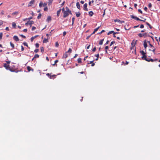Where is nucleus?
Masks as SVG:
<instances>
[{
    "label": "nucleus",
    "instance_id": "nucleus-1",
    "mask_svg": "<svg viewBox=\"0 0 160 160\" xmlns=\"http://www.w3.org/2000/svg\"><path fill=\"white\" fill-rule=\"evenodd\" d=\"M66 11H64L63 12V17L64 18H66L67 17L69 14H72V13L71 11L67 8H66Z\"/></svg>",
    "mask_w": 160,
    "mask_h": 160
},
{
    "label": "nucleus",
    "instance_id": "nucleus-2",
    "mask_svg": "<svg viewBox=\"0 0 160 160\" xmlns=\"http://www.w3.org/2000/svg\"><path fill=\"white\" fill-rule=\"evenodd\" d=\"M143 59L148 62L150 61L154 62L158 60V59L157 58L153 59L150 58V57H147V56H146V58H144Z\"/></svg>",
    "mask_w": 160,
    "mask_h": 160
},
{
    "label": "nucleus",
    "instance_id": "nucleus-3",
    "mask_svg": "<svg viewBox=\"0 0 160 160\" xmlns=\"http://www.w3.org/2000/svg\"><path fill=\"white\" fill-rule=\"evenodd\" d=\"M140 53L142 55V59H143L144 58H146V53H145L144 51H141Z\"/></svg>",
    "mask_w": 160,
    "mask_h": 160
},
{
    "label": "nucleus",
    "instance_id": "nucleus-4",
    "mask_svg": "<svg viewBox=\"0 0 160 160\" xmlns=\"http://www.w3.org/2000/svg\"><path fill=\"white\" fill-rule=\"evenodd\" d=\"M131 17L138 21H142L141 19H140L138 18L133 15H131Z\"/></svg>",
    "mask_w": 160,
    "mask_h": 160
},
{
    "label": "nucleus",
    "instance_id": "nucleus-5",
    "mask_svg": "<svg viewBox=\"0 0 160 160\" xmlns=\"http://www.w3.org/2000/svg\"><path fill=\"white\" fill-rule=\"evenodd\" d=\"M35 2V0H32L28 4V6H31L32 5L34 4Z\"/></svg>",
    "mask_w": 160,
    "mask_h": 160
},
{
    "label": "nucleus",
    "instance_id": "nucleus-6",
    "mask_svg": "<svg viewBox=\"0 0 160 160\" xmlns=\"http://www.w3.org/2000/svg\"><path fill=\"white\" fill-rule=\"evenodd\" d=\"M136 42H137V41H134V40H133L132 41L131 43L132 47L131 48V49H132V48H133L134 47L135 45L136 44Z\"/></svg>",
    "mask_w": 160,
    "mask_h": 160
},
{
    "label": "nucleus",
    "instance_id": "nucleus-7",
    "mask_svg": "<svg viewBox=\"0 0 160 160\" xmlns=\"http://www.w3.org/2000/svg\"><path fill=\"white\" fill-rule=\"evenodd\" d=\"M88 4L87 3H85L83 5V9L85 11H88V9L87 8Z\"/></svg>",
    "mask_w": 160,
    "mask_h": 160
},
{
    "label": "nucleus",
    "instance_id": "nucleus-8",
    "mask_svg": "<svg viewBox=\"0 0 160 160\" xmlns=\"http://www.w3.org/2000/svg\"><path fill=\"white\" fill-rule=\"evenodd\" d=\"M3 66L7 69H8L9 68H10L9 65H8L6 63H4Z\"/></svg>",
    "mask_w": 160,
    "mask_h": 160
},
{
    "label": "nucleus",
    "instance_id": "nucleus-9",
    "mask_svg": "<svg viewBox=\"0 0 160 160\" xmlns=\"http://www.w3.org/2000/svg\"><path fill=\"white\" fill-rule=\"evenodd\" d=\"M49 39V38L48 37L47 38H44L43 41V43H46L48 42V39Z\"/></svg>",
    "mask_w": 160,
    "mask_h": 160
},
{
    "label": "nucleus",
    "instance_id": "nucleus-10",
    "mask_svg": "<svg viewBox=\"0 0 160 160\" xmlns=\"http://www.w3.org/2000/svg\"><path fill=\"white\" fill-rule=\"evenodd\" d=\"M38 36V35H36L32 37L30 39L31 41V42H32L35 38H36Z\"/></svg>",
    "mask_w": 160,
    "mask_h": 160
},
{
    "label": "nucleus",
    "instance_id": "nucleus-11",
    "mask_svg": "<svg viewBox=\"0 0 160 160\" xmlns=\"http://www.w3.org/2000/svg\"><path fill=\"white\" fill-rule=\"evenodd\" d=\"M143 45L145 48H146L148 46L146 41V40H144L143 42Z\"/></svg>",
    "mask_w": 160,
    "mask_h": 160
},
{
    "label": "nucleus",
    "instance_id": "nucleus-12",
    "mask_svg": "<svg viewBox=\"0 0 160 160\" xmlns=\"http://www.w3.org/2000/svg\"><path fill=\"white\" fill-rule=\"evenodd\" d=\"M13 39L14 40L16 41H18L19 40L17 36H14L13 37Z\"/></svg>",
    "mask_w": 160,
    "mask_h": 160
},
{
    "label": "nucleus",
    "instance_id": "nucleus-13",
    "mask_svg": "<svg viewBox=\"0 0 160 160\" xmlns=\"http://www.w3.org/2000/svg\"><path fill=\"white\" fill-rule=\"evenodd\" d=\"M68 56V55L67 54V52H66L64 53L62 56V58H66Z\"/></svg>",
    "mask_w": 160,
    "mask_h": 160
},
{
    "label": "nucleus",
    "instance_id": "nucleus-14",
    "mask_svg": "<svg viewBox=\"0 0 160 160\" xmlns=\"http://www.w3.org/2000/svg\"><path fill=\"white\" fill-rule=\"evenodd\" d=\"M8 70H9L10 71L12 72H18V71L16 72L15 70L13 68V67H10V68H9Z\"/></svg>",
    "mask_w": 160,
    "mask_h": 160
},
{
    "label": "nucleus",
    "instance_id": "nucleus-15",
    "mask_svg": "<svg viewBox=\"0 0 160 160\" xmlns=\"http://www.w3.org/2000/svg\"><path fill=\"white\" fill-rule=\"evenodd\" d=\"M52 20L51 17L50 16H49L48 17L47 19V21L49 22H50Z\"/></svg>",
    "mask_w": 160,
    "mask_h": 160
},
{
    "label": "nucleus",
    "instance_id": "nucleus-16",
    "mask_svg": "<svg viewBox=\"0 0 160 160\" xmlns=\"http://www.w3.org/2000/svg\"><path fill=\"white\" fill-rule=\"evenodd\" d=\"M27 70H28V72H30L31 70L32 71H33L34 70L33 69H31V68L29 66H28L27 67Z\"/></svg>",
    "mask_w": 160,
    "mask_h": 160
},
{
    "label": "nucleus",
    "instance_id": "nucleus-17",
    "mask_svg": "<svg viewBox=\"0 0 160 160\" xmlns=\"http://www.w3.org/2000/svg\"><path fill=\"white\" fill-rule=\"evenodd\" d=\"M61 10V9H60L57 11V16L58 17L59 16Z\"/></svg>",
    "mask_w": 160,
    "mask_h": 160
},
{
    "label": "nucleus",
    "instance_id": "nucleus-18",
    "mask_svg": "<svg viewBox=\"0 0 160 160\" xmlns=\"http://www.w3.org/2000/svg\"><path fill=\"white\" fill-rule=\"evenodd\" d=\"M76 6L77 7V8L79 9H80V6L79 4V3L78 2H77L76 3Z\"/></svg>",
    "mask_w": 160,
    "mask_h": 160
},
{
    "label": "nucleus",
    "instance_id": "nucleus-19",
    "mask_svg": "<svg viewBox=\"0 0 160 160\" xmlns=\"http://www.w3.org/2000/svg\"><path fill=\"white\" fill-rule=\"evenodd\" d=\"M56 75H51L50 76V77H49V78H50V79H52V78H56Z\"/></svg>",
    "mask_w": 160,
    "mask_h": 160
},
{
    "label": "nucleus",
    "instance_id": "nucleus-20",
    "mask_svg": "<svg viewBox=\"0 0 160 160\" xmlns=\"http://www.w3.org/2000/svg\"><path fill=\"white\" fill-rule=\"evenodd\" d=\"M34 23V22L32 21H29V24L31 26L32 24Z\"/></svg>",
    "mask_w": 160,
    "mask_h": 160
},
{
    "label": "nucleus",
    "instance_id": "nucleus-21",
    "mask_svg": "<svg viewBox=\"0 0 160 160\" xmlns=\"http://www.w3.org/2000/svg\"><path fill=\"white\" fill-rule=\"evenodd\" d=\"M93 13L92 11H90L89 12V15L90 16H92L93 15Z\"/></svg>",
    "mask_w": 160,
    "mask_h": 160
},
{
    "label": "nucleus",
    "instance_id": "nucleus-22",
    "mask_svg": "<svg viewBox=\"0 0 160 160\" xmlns=\"http://www.w3.org/2000/svg\"><path fill=\"white\" fill-rule=\"evenodd\" d=\"M12 26H13L14 28H16V23L15 22H13L12 23Z\"/></svg>",
    "mask_w": 160,
    "mask_h": 160
},
{
    "label": "nucleus",
    "instance_id": "nucleus-23",
    "mask_svg": "<svg viewBox=\"0 0 160 160\" xmlns=\"http://www.w3.org/2000/svg\"><path fill=\"white\" fill-rule=\"evenodd\" d=\"M53 0H48V5H51L52 2Z\"/></svg>",
    "mask_w": 160,
    "mask_h": 160
},
{
    "label": "nucleus",
    "instance_id": "nucleus-24",
    "mask_svg": "<svg viewBox=\"0 0 160 160\" xmlns=\"http://www.w3.org/2000/svg\"><path fill=\"white\" fill-rule=\"evenodd\" d=\"M39 56L38 54H36L34 55V58H39Z\"/></svg>",
    "mask_w": 160,
    "mask_h": 160
},
{
    "label": "nucleus",
    "instance_id": "nucleus-25",
    "mask_svg": "<svg viewBox=\"0 0 160 160\" xmlns=\"http://www.w3.org/2000/svg\"><path fill=\"white\" fill-rule=\"evenodd\" d=\"M103 40H104V39L101 40L99 42V44L100 45H102Z\"/></svg>",
    "mask_w": 160,
    "mask_h": 160
},
{
    "label": "nucleus",
    "instance_id": "nucleus-26",
    "mask_svg": "<svg viewBox=\"0 0 160 160\" xmlns=\"http://www.w3.org/2000/svg\"><path fill=\"white\" fill-rule=\"evenodd\" d=\"M146 24L150 28L152 29V27L151 26L150 24L149 23L147 22H146Z\"/></svg>",
    "mask_w": 160,
    "mask_h": 160
},
{
    "label": "nucleus",
    "instance_id": "nucleus-27",
    "mask_svg": "<svg viewBox=\"0 0 160 160\" xmlns=\"http://www.w3.org/2000/svg\"><path fill=\"white\" fill-rule=\"evenodd\" d=\"M76 16L77 17H79L81 14L80 12H79L76 13Z\"/></svg>",
    "mask_w": 160,
    "mask_h": 160
},
{
    "label": "nucleus",
    "instance_id": "nucleus-28",
    "mask_svg": "<svg viewBox=\"0 0 160 160\" xmlns=\"http://www.w3.org/2000/svg\"><path fill=\"white\" fill-rule=\"evenodd\" d=\"M78 63H80L82 62V59L81 58H79L78 59Z\"/></svg>",
    "mask_w": 160,
    "mask_h": 160
},
{
    "label": "nucleus",
    "instance_id": "nucleus-29",
    "mask_svg": "<svg viewBox=\"0 0 160 160\" xmlns=\"http://www.w3.org/2000/svg\"><path fill=\"white\" fill-rule=\"evenodd\" d=\"M138 35L140 37H142L144 36V35H143V34H142L141 33H139Z\"/></svg>",
    "mask_w": 160,
    "mask_h": 160
},
{
    "label": "nucleus",
    "instance_id": "nucleus-30",
    "mask_svg": "<svg viewBox=\"0 0 160 160\" xmlns=\"http://www.w3.org/2000/svg\"><path fill=\"white\" fill-rule=\"evenodd\" d=\"M43 2L42 1H41L39 4V6L40 7H41L42 6Z\"/></svg>",
    "mask_w": 160,
    "mask_h": 160
},
{
    "label": "nucleus",
    "instance_id": "nucleus-31",
    "mask_svg": "<svg viewBox=\"0 0 160 160\" xmlns=\"http://www.w3.org/2000/svg\"><path fill=\"white\" fill-rule=\"evenodd\" d=\"M147 42L148 43H149L150 46L151 47H152V48H154V47L151 44L150 42L149 41H148Z\"/></svg>",
    "mask_w": 160,
    "mask_h": 160
},
{
    "label": "nucleus",
    "instance_id": "nucleus-32",
    "mask_svg": "<svg viewBox=\"0 0 160 160\" xmlns=\"http://www.w3.org/2000/svg\"><path fill=\"white\" fill-rule=\"evenodd\" d=\"M41 16H42V14L41 13H39V14H38V16L37 17V18L38 19H40L41 17Z\"/></svg>",
    "mask_w": 160,
    "mask_h": 160
},
{
    "label": "nucleus",
    "instance_id": "nucleus-33",
    "mask_svg": "<svg viewBox=\"0 0 160 160\" xmlns=\"http://www.w3.org/2000/svg\"><path fill=\"white\" fill-rule=\"evenodd\" d=\"M114 31H109L107 34L108 35H109L110 34H112V33H113V34Z\"/></svg>",
    "mask_w": 160,
    "mask_h": 160
},
{
    "label": "nucleus",
    "instance_id": "nucleus-34",
    "mask_svg": "<svg viewBox=\"0 0 160 160\" xmlns=\"http://www.w3.org/2000/svg\"><path fill=\"white\" fill-rule=\"evenodd\" d=\"M10 44L11 46V47H12V48H14V44H13L12 43V42H10Z\"/></svg>",
    "mask_w": 160,
    "mask_h": 160
},
{
    "label": "nucleus",
    "instance_id": "nucleus-35",
    "mask_svg": "<svg viewBox=\"0 0 160 160\" xmlns=\"http://www.w3.org/2000/svg\"><path fill=\"white\" fill-rule=\"evenodd\" d=\"M23 44L24 45L26 46L27 47H28V44L26 42H24Z\"/></svg>",
    "mask_w": 160,
    "mask_h": 160
},
{
    "label": "nucleus",
    "instance_id": "nucleus-36",
    "mask_svg": "<svg viewBox=\"0 0 160 160\" xmlns=\"http://www.w3.org/2000/svg\"><path fill=\"white\" fill-rule=\"evenodd\" d=\"M41 52H44V48L43 47H41Z\"/></svg>",
    "mask_w": 160,
    "mask_h": 160
},
{
    "label": "nucleus",
    "instance_id": "nucleus-37",
    "mask_svg": "<svg viewBox=\"0 0 160 160\" xmlns=\"http://www.w3.org/2000/svg\"><path fill=\"white\" fill-rule=\"evenodd\" d=\"M72 51V50L70 48H69V49L68 51L67 52V53L68 52L71 53Z\"/></svg>",
    "mask_w": 160,
    "mask_h": 160
},
{
    "label": "nucleus",
    "instance_id": "nucleus-38",
    "mask_svg": "<svg viewBox=\"0 0 160 160\" xmlns=\"http://www.w3.org/2000/svg\"><path fill=\"white\" fill-rule=\"evenodd\" d=\"M143 35H144V37H146V36H148V37H150V35L148 34H147V33H145L144 34H143Z\"/></svg>",
    "mask_w": 160,
    "mask_h": 160
},
{
    "label": "nucleus",
    "instance_id": "nucleus-39",
    "mask_svg": "<svg viewBox=\"0 0 160 160\" xmlns=\"http://www.w3.org/2000/svg\"><path fill=\"white\" fill-rule=\"evenodd\" d=\"M152 6V5L151 3H149L148 5V7L149 8H150Z\"/></svg>",
    "mask_w": 160,
    "mask_h": 160
},
{
    "label": "nucleus",
    "instance_id": "nucleus-40",
    "mask_svg": "<svg viewBox=\"0 0 160 160\" xmlns=\"http://www.w3.org/2000/svg\"><path fill=\"white\" fill-rule=\"evenodd\" d=\"M99 28H100V27H98V28H96L95 29H94V31H95V32H97L98 30L99 29Z\"/></svg>",
    "mask_w": 160,
    "mask_h": 160
},
{
    "label": "nucleus",
    "instance_id": "nucleus-41",
    "mask_svg": "<svg viewBox=\"0 0 160 160\" xmlns=\"http://www.w3.org/2000/svg\"><path fill=\"white\" fill-rule=\"evenodd\" d=\"M39 51V49H35L34 51V52L35 53L38 52Z\"/></svg>",
    "mask_w": 160,
    "mask_h": 160
},
{
    "label": "nucleus",
    "instance_id": "nucleus-42",
    "mask_svg": "<svg viewBox=\"0 0 160 160\" xmlns=\"http://www.w3.org/2000/svg\"><path fill=\"white\" fill-rule=\"evenodd\" d=\"M2 32H1L0 33V40L2 38Z\"/></svg>",
    "mask_w": 160,
    "mask_h": 160
},
{
    "label": "nucleus",
    "instance_id": "nucleus-43",
    "mask_svg": "<svg viewBox=\"0 0 160 160\" xmlns=\"http://www.w3.org/2000/svg\"><path fill=\"white\" fill-rule=\"evenodd\" d=\"M35 46H36V47L37 48H38L39 47V44L38 43H36V44H35Z\"/></svg>",
    "mask_w": 160,
    "mask_h": 160
},
{
    "label": "nucleus",
    "instance_id": "nucleus-44",
    "mask_svg": "<svg viewBox=\"0 0 160 160\" xmlns=\"http://www.w3.org/2000/svg\"><path fill=\"white\" fill-rule=\"evenodd\" d=\"M44 11H47L48 10V8L47 7H45V8L44 9Z\"/></svg>",
    "mask_w": 160,
    "mask_h": 160
},
{
    "label": "nucleus",
    "instance_id": "nucleus-45",
    "mask_svg": "<svg viewBox=\"0 0 160 160\" xmlns=\"http://www.w3.org/2000/svg\"><path fill=\"white\" fill-rule=\"evenodd\" d=\"M47 5V2H45L43 4V6L44 7H46V6Z\"/></svg>",
    "mask_w": 160,
    "mask_h": 160
},
{
    "label": "nucleus",
    "instance_id": "nucleus-46",
    "mask_svg": "<svg viewBox=\"0 0 160 160\" xmlns=\"http://www.w3.org/2000/svg\"><path fill=\"white\" fill-rule=\"evenodd\" d=\"M36 28L34 27V26H33L32 27V31H33L34 30H35Z\"/></svg>",
    "mask_w": 160,
    "mask_h": 160
},
{
    "label": "nucleus",
    "instance_id": "nucleus-47",
    "mask_svg": "<svg viewBox=\"0 0 160 160\" xmlns=\"http://www.w3.org/2000/svg\"><path fill=\"white\" fill-rule=\"evenodd\" d=\"M55 46L56 47H58L59 46V44L58 42H57L55 43Z\"/></svg>",
    "mask_w": 160,
    "mask_h": 160
},
{
    "label": "nucleus",
    "instance_id": "nucleus-48",
    "mask_svg": "<svg viewBox=\"0 0 160 160\" xmlns=\"http://www.w3.org/2000/svg\"><path fill=\"white\" fill-rule=\"evenodd\" d=\"M115 41H112V42H111L110 46H111L112 45L114 44V43H115Z\"/></svg>",
    "mask_w": 160,
    "mask_h": 160
},
{
    "label": "nucleus",
    "instance_id": "nucleus-49",
    "mask_svg": "<svg viewBox=\"0 0 160 160\" xmlns=\"http://www.w3.org/2000/svg\"><path fill=\"white\" fill-rule=\"evenodd\" d=\"M66 32L65 31H64L63 32V36H65L66 35Z\"/></svg>",
    "mask_w": 160,
    "mask_h": 160
},
{
    "label": "nucleus",
    "instance_id": "nucleus-50",
    "mask_svg": "<svg viewBox=\"0 0 160 160\" xmlns=\"http://www.w3.org/2000/svg\"><path fill=\"white\" fill-rule=\"evenodd\" d=\"M3 23V21L2 20H0V26L2 25Z\"/></svg>",
    "mask_w": 160,
    "mask_h": 160
},
{
    "label": "nucleus",
    "instance_id": "nucleus-51",
    "mask_svg": "<svg viewBox=\"0 0 160 160\" xmlns=\"http://www.w3.org/2000/svg\"><path fill=\"white\" fill-rule=\"evenodd\" d=\"M144 10H145V11H146V12H147V10H148V8H147V7H145L144 8Z\"/></svg>",
    "mask_w": 160,
    "mask_h": 160
},
{
    "label": "nucleus",
    "instance_id": "nucleus-52",
    "mask_svg": "<svg viewBox=\"0 0 160 160\" xmlns=\"http://www.w3.org/2000/svg\"><path fill=\"white\" fill-rule=\"evenodd\" d=\"M155 50H156L154 48L152 50V51L153 52L154 54H155Z\"/></svg>",
    "mask_w": 160,
    "mask_h": 160
},
{
    "label": "nucleus",
    "instance_id": "nucleus-53",
    "mask_svg": "<svg viewBox=\"0 0 160 160\" xmlns=\"http://www.w3.org/2000/svg\"><path fill=\"white\" fill-rule=\"evenodd\" d=\"M96 50V48L95 47L92 49V52H95Z\"/></svg>",
    "mask_w": 160,
    "mask_h": 160
},
{
    "label": "nucleus",
    "instance_id": "nucleus-54",
    "mask_svg": "<svg viewBox=\"0 0 160 160\" xmlns=\"http://www.w3.org/2000/svg\"><path fill=\"white\" fill-rule=\"evenodd\" d=\"M138 11L140 12V13H141V14H142V11L140 9H139L138 10Z\"/></svg>",
    "mask_w": 160,
    "mask_h": 160
},
{
    "label": "nucleus",
    "instance_id": "nucleus-55",
    "mask_svg": "<svg viewBox=\"0 0 160 160\" xmlns=\"http://www.w3.org/2000/svg\"><path fill=\"white\" fill-rule=\"evenodd\" d=\"M95 56L97 57V58H98L99 57V54L98 53V54L95 55Z\"/></svg>",
    "mask_w": 160,
    "mask_h": 160
},
{
    "label": "nucleus",
    "instance_id": "nucleus-56",
    "mask_svg": "<svg viewBox=\"0 0 160 160\" xmlns=\"http://www.w3.org/2000/svg\"><path fill=\"white\" fill-rule=\"evenodd\" d=\"M144 25L143 24H141L140 25V28H144Z\"/></svg>",
    "mask_w": 160,
    "mask_h": 160
},
{
    "label": "nucleus",
    "instance_id": "nucleus-57",
    "mask_svg": "<svg viewBox=\"0 0 160 160\" xmlns=\"http://www.w3.org/2000/svg\"><path fill=\"white\" fill-rule=\"evenodd\" d=\"M58 60H56L55 61V63L53 64V65H55V64H56L57 62H58Z\"/></svg>",
    "mask_w": 160,
    "mask_h": 160
},
{
    "label": "nucleus",
    "instance_id": "nucleus-58",
    "mask_svg": "<svg viewBox=\"0 0 160 160\" xmlns=\"http://www.w3.org/2000/svg\"><path fill=\"white\" fill-rule=\"evenodd\" d=\"M21 50L22 51H23L24 50V48L22 46H21Z\"/></svg>",
    "mask_w": 160,
    "mask_h": 160
},
{
    "label": "nucleus",
    "instance_id": "nucleus-59",
    "mask_svg": "<svg viewBox=\"0 0 160 160\" xmlns=\"http://www.w3.org/2000/svg\"><path fill=\"white\" fill-rule=\"evenodd\" d=\"M1 14L2 15H3L4 14V11L3 10H2L1 12Z\"/></svg>",
    "mask_w": 160,
    "mask_h": 160
},
{
    "label": "nucleus",
    "instance_id": "nucleus-60",
    "mask_svg": "<svg viewBox=\"0 0 160 160\" xmlns=\"http://www.w3.org/2000/svg\"><path fill=\"white\" fill-rule=\"evenodd\" d=\"M28 20H30L31 19H32V17H31L28 18H27Z\"/></svg>",
    "mask_w": 160,
    "mask_h": 160
},
{
    "label": "nucleus",
    "instance_id": "nucleus-61",
    "mask_svg": "<svg viewBox=\"0 0 160 160\" xmlns=\"http://www.w3.org/2000/svg\"><path fill=\"white\" fill-rule=\"evenodd\" d=\"M6 62V64H9L10 63V61H7Z\"/></svg>",
    "mask_w": 160,
    "mask_h": 160
},
{
    "label": "nucleus",
    "instance_id": "nucleus-62",
    "mask_svg": "<svg viewBox=\"0 0 160 160\" xmlns=\"http://www.w3.org/2000/svg\"><path fill=\"white\" fill-rule=\"evenodd\" d=\"M91 36V35H89V36H87V38H86V39H88L90 37V36Z\"/></svg>",
    "mask_w": 160,
    "mask_h": 160
},
{
    "label": "nucleus",
    "instance_id": "nucleus-63",
    "mask_svg": "<svg viewBox=\"0 0 160 160\" xmlns=\"http://www.w3.org/2000/svg\"><path fill=\"white\" fill-rule=\"evenodd\" d=\"M75 18L74 17H73L72 18V22H74V21L75 20Z\"/></svg>",
    "mask_w": 160,
    "mask_h": 160
},
{
    "label": "nucleus",
    "instance_id": "nucleus-64",
    "mask_svg": "<svg viewBox=\"0 0 160 160\" xmlns=\"http://www.w3.org/2000/svg\"><path fill=\"white\" fill-rule=\"evenodd\" d=\"M21 37H22V38H26V37H25V36L23 35H21Z\"/></svg>",
    "mask_w": 160,
    "mask_h": 160
}]
</instances>
